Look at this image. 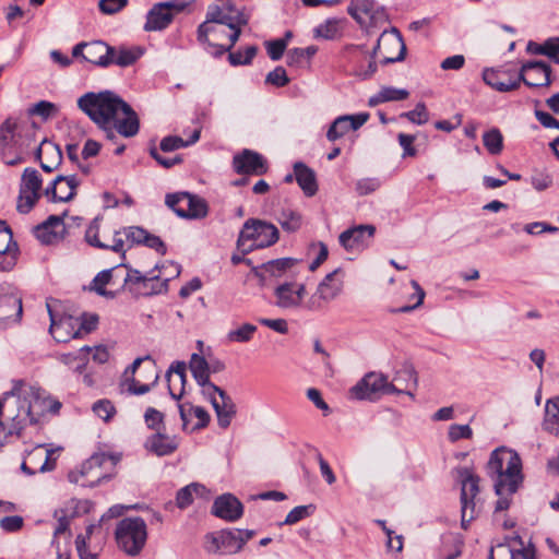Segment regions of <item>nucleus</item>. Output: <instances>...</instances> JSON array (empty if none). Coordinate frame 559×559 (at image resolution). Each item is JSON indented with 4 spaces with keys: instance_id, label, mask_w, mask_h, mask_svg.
<instances>
[{
    "instance_id": "obj_1",
    "label": "nucleus",
    "mask_w": 559,
    "mask_h": 559,
    "mask_svg": "<svg viewBox=\"0 0 559 559\" xmlns=\"http://www.w3.org/2000/svg\"><path fill=\"white\" fill-rule=\"evenodd\" d=\"M60 408L61 403L40 388L15 382L11 391L0 396V443L13 435L20 436L26 426L38 424L46 413L57 414Z\"/></svg>"
},
{
    "instance_id": "obj_2",
    "label": "nucleus",
    "mask_w": 559,
    "mask_h": 559,
    "mask_svg": "<svg viewBox=\"0 0 559 559\" xmlns=\"http://www.w3.org/2000/svg\"><path fill=\"white\" fill-rule=\"evenodd\" d=\"M78 107L106 133L107 139H115V131L124 138L139 133L136 112L112 91L87 92L78 99Z\"/></svg>"
},
{
    "instance_id": "obj_3",
    "label": "nucleus",
    "mask_w": 559,
    "mask_h": 559,
    "mask_svg": "<svg viewBox=\"0 0 559 559\" xmlns=\"http://www.w3.org/2000/svg\"><path fill=\"white\" fill-rule=\"evenodd\" d=\"M487 474L493 480V488L499 499L495 512L506 511L511 506V498L523 481L522 461L519 454L506 448L491 452L487 463Z\"/></svg>"
},
{
    "instance_id": "obj_4",
    "label": "nucleus",
    "mask_w": 559,
    "mask_h": 559,
    "mask_svg": "<svg viewBox=\"0 0 559 559\" xmlns=\"http://www.w3.org/2000/svg\"><path fill=\"white\" fill-rule=\"evenodd\" d=\"M551 67L545 61H526L515 76L509 70L486 69L484 82L498 92H511L524 83L528 87H548L552 83Z\"/></svg>"
},
{
    "instance_id": "obj_5",
    "label": "nucleus",
    "mask_w": 559,
    "mask_h": 559,
    "mask_svg": "<svg viewBox=\"0 0 559 559\" xmlns=\"http://www.w3.org/2000/svg\"><path fill=\"white\" fill-rule=\"evenodd\" d=\"M35 123L17 124L7 119L0 127V155L8 166H15L25 160L34 146Z\"/></svg>"
},
{
    "instance_id": "obj_6",
    "label": "nucleus",
    "mask_w": 559,
    "mask_h": 559,
    "mask_svg": "<svg viewBox=\"0 0 559 559\" xmlns=\"http://www.w3.org/2000/svg\"><path fill=\"white\" fill-rule=\"evenodd\" d=\"M402 377L413 381L414 385H416L417 376L412 366H405L400 370L394 377L393 382H389L388 377L383 373L369 372L350 389V397L360 401H376L383 394L405 393V390L399 389L394 384V382H399Z\"/></svg>"
},
{
    "instance_id": "obj_7",
    "label": "nucleus",
    "mask_w": 559,
    "mask_h": 559,
    "mask_svg": "<svg viewBox=\"0 0 559 559\" xmlns=\"http://www.w3.org/2000/svg\"><path fill=\"white\" fill-rule=\"evenodd\" d=\"M280 231L271 223L249 218L245 222L237 239V247L247 254L254 249L267 248L277 242Z\"/></svg>"
},
{
    "instance_id": "obj_8",
    "label": "nucleus",
    "mask_w": 559,
    "mask_h": 559,
    "mask_svg": "<svg viewBox=\"0 0 559 559\" xmlns=\"http://www.w3.org/2000/svg\"><path fill=\"white\" fill-rule=\"evenodd\" d=\"M118 547L129 556H138L147 539L146 523L140 516L126 518L118 522L115 531Z\"/></svg>"
},
{
    "instance_id": "obj_9",
    "label": "nucleus",
    "mask_w": 559,
    "mask_h": 559,
    "mask_svg": "<svg viewBox=\"0 0 559 559\" xmlns=\"http://www.w3.org/2000/svg\"><path fill=\"white\" fill-rule=\"evenodd\" d=\"M461 526L467 530L471 522L477 518L480 511L479 477L467 469L461 472Z\"/></svg>"
},
{
    "instance_id": "obj_10",
    "label": "nucleus",
    "mask_w": 559,
    "mask_h": 559,
    "mask_svg": "<svg viewBox=\"0 0 559 559\" xmlns=\"http://www.w3.org/2000/svg\"><path fill=\"white\" fill-rule=\"evenodd\" d=\"M165 204L181 218L199 219L209 213L204 199L186 191L166 194Z\"/></svg>"
},
{
    "instance_id": "obj_11",
    "label": "nucleus",
    "mask_w": 559,
    "mask_h": 559,
    "mask_svg": "<svg viewBox=\"0 0 559 559\" xmlns=\"http://www.w3.org/2000/svg\"><path fill=\"white\" fill-rule=\"evenodd\" d=\"M204 538V549L211 555H235L243 548L239 528L207 533Z\"/></svg>"
},
{
    "instance_id": "obj_12",
    "label": "nucleus",
    "mask_w": 559,
    "mask_h": 559,
    "mask_svg": "<svg viewBox=\"0 0 559 559\" xmlns=\"http://www.w3.org/2000/svg\"><path fill=\"white\" fill-rule=\"evenodd\" d=\"M43 179L38 170L32 167L24 169L19 190L16 210L22 214H27L40 199Z\"/></svg>"
},
{
    "instance_id": "obj_13",
    "label": "nucleus",
    "mask_w": 559,
    "mask_h": 559,
    "mask_svg": "<svg viewBox=\"0 0 559 559\" xmlns=\"http://www.w3.org/2000/svg\"><path fill=\"white\" fill-rule=\"evenodd\" d=\"M158 281L159 275L155 274V270H151L146 275H143L140 271L128 267L123 286H126L133 296H151L166 289L167 281L158 283V285L155 286L154 282Z\"/></svg>"
},
{
    "instance_id": "obj_14",
    "label": "nucleus",
    "mask_w": 559,
    "mask_h": 559,
    "mask_svg": "<svg viewBox=\"0 0 559 559\" xmlns=\"http://www.w3.org/2000/svg\"><path fill=\"white\" fill-rule=\"evenodd\" d=\"M343 287V271L341 267H337L326 274L319 283L316 293L308 300L306 307L309 310H319L322 307L321 301L330 302L334 300L342 293Z\"/></svg>"
},
{
    "instance_id": "obj_15",
    "label": "nucleus",
    "mask_w": 559,
    "mask_h": 559,
    "mask_svg": "<svg viewBox=\"0 0 559 559\" xmlns=\"http://www.w3.org/2000/svg\"><path fill=\"white\" fill-rule=\"evenodd\" d=\"M185 8L186 3L178 2L177 0L154 4L146 14L144 31L154 32L165 29L173 22V11L181 12Z\"/></svg>"
},
{
    "instance_id": "obj_16",
    "label": "nucleus",
    "mask_w": 559,
    "mask_h": 559,
    "mask_svg": "<svg viewBox=\"0 0 559 559\" xmlns=\"http://www.w3.org/2000/svg\"><path fill=\"white\" fill-rule=\"evenodd\" d=\"M23 316L22 298L0 286V329L19 324Z\"/></svg>"
},
{
    "instance_id": "obj_17",
    "label": "nucleus",
    "mask_w": 559,
    "mask_h": 559,
    "mask_svg": "<svg viewBox=\"0 0 559 559\" xmlns=\"http://www.w3.org/2000/svg\"><path fill=\"white\" fill-rule=\"evenodd\" d=\"M379 44H383L382 51L384 56L380 61L381 64L386 66L405 59L406 45L401 32L396 27L382 32L379 37Z\"/></svg>"
},
{
    "instance_id": "obj_18",
    "label": "nucleus",
    "mask_w": 559,
    "mask_h": 559,
    "mask_svg": "<svg viewBox=\"0 0 559 559\" xmlns=\"http://www.w3.org/2000/svg\"><path fill=\"white\" fill-rule=\"evenodd\" d=\"M204 397L211 402L217 416L218 426L226 429L236 415V405L231 397L217 385L216 390H210Z\"/></svg>"
},
{
    "instance_id": "obj_19",
    "label": "nucleus",
    "mask_w": 559,
    "mask_h": 559,
    "mask_svg": "<svg viewBox=\"0 0 559 559\" xmlns=\"http://www.w3.org/2000/svg\"><path fill=\"white\" fill-rule=\"evenodd\" d=\"M81 181L76 175H58L44 193L51 202H69L76 195V188Z\"/></svg>"
},
{
    "instance_id": "obj_20",
    "label": "nucleus",
    "mask_w": 559,
    "mask_h": 559,
    "mask_svg": "<svg viewBox=\"0 0 559 559\" xmlns=\"http://www.w3.org/2000/svg\"><path fill=\"white\" fill-rule=\"evenodd\" d=\"M374 231L373 225H358L341 233L338 241L346 251H361L368 247Z\"/></svg>"
},
{
    "instance_id": "obj_21",
    "label": "nucleus",
    "mask_w": 559,
    "mask_h": 559,
    "mask_svg": "<svg viewBox=\"0 0 559 559\" xmlns=\"http://www.w3.org/2000/svg\"><path fill=\"white\" fill-rule=\"evenodd\" d=\"M275 305L281 309H297L306 296V286L294 282H284L274 289Z\"/></svg>"
},
{
    "instance_id": "obj_22",
    "label": "nucleus",
    "mask_w": 559,
    "mask_h": 559,
    "mask_svg": "<svg viewBox=\"0 0 559 559\" xmlns=\"http://www.w3.org/2000/svg\"><path fill=\"white\" fill-rule=\"evenodd\" d=\"M233 166L239 175H264L267 171V165L264 157L251 150H243L233 158Z\"/></svg>"
},
{
    "instance_id": "obj_23",
    "label": "nucleus",
    "mask_w": 559,
    "mask_h": 559,
    "mask_svg": "<svg viewBox=\"0 0 559 559\" xmlns=\"http://www.w3.org/2000/svg\"><path fill=\"white\" fill-rule=\"evenodd\" d=\"M204 22L227 25L230 32L240 29L242 25L247 24V19L243 14L236 12L234 7L228 3L226 9L218 5H210L206 12V20Z\"/></svg>"
},
{
    "instance_id": "obj_24",
    "label": "nucleus",
    "mask_w": 559,
    "mask_h": 559,
    "mask_svg": "<svg viewBox=\"0 0 559 559\" xmlns=\"http://www.w3.org/2000/svg\"><path fill=\"white\" fill-rule=\"evenodd\" d=\"M212 514L227 522H236L243 514V504L233 493H223L214 500Z\"/></svg>"
},
{
    "instance_id": "obj_25",
    "label": "nucleus",
    "mask_w": 559,
    "mask_h": 559,
    "mask_svg": "<svg viewBox=\"0 0 559 559\" xmlns=\"http://www.w3.org/2000/svg\"><path fill=\"white\" fill-rule=\"evenodd\" d=\"M347 12L358 23L364 22V16L368 17L371 24L381 23L388 19L384 8L374 0H357L348 7Z\"/></svg>"
},
{
    "instance_id": "obj_26",
    "label": "nucleus",
    "mask_w": 559,
    "mask_h": 559,
    "mask_svg": "<svg viewBox=\"0 0 559 559\" xmlns=\"http://www.w3.org/2000/svg\"><path fill=\"white\" fill-rule=\"evenodd\" d=\"M369 118L368 114H357V115H344L337 117L332 124L330 126L326 138L329 141L334 142L345 134H347L350 130L356 131L361 126H364Z\"/></svg>"
},
{
    "instance_id": "obj_27",
    "label": "nucleus",
    "mask_w": 559,
    "mask_h": 559,
    "mask_svg": "<svg viewBox=\"0 0 559 559\" xmlns=\"http://www.w3.org/2000/svg\"><path fill=\"white\" fill-rule=\"evenodd\" d=\"M111 461V456L106 453H96L86 460L81 467L80 472H70L68 478L71 483L79 484L81 478L93 473L94 479L90 485L98 484L105 476L99 471L102 465Z\"/></svg>"
},
{
    "instance_id": "obj_28",
    "label": "nucleus",
    "mask_w": 559,
    "mask_h": 559,
    "mask_svg": "<svg viewBox=\"0 0 559 559\" xmlns=\"http://www.w3.org/2000/svg\"><path fill=\"white\" fill-rule=\"evenodd\" d=\"M296 263V259L281 258L253 266L252 272L260 280L261 285H265L267 277H281L287 270L295 266Z\"/></svg>"
},
{
    "instance_id": "obj_29",
    "label": "nucleus",
    "mask_w": 559,
    "mask_h": 559,
    "mask_svg": "<svg viewBox=\"0 0 559 559\" xmlns=\"http://www.w3.org/2000/svg\"><path fill=\"white\" fill-rule=\"evenodd\" d=\"M66 227L62 216L50 215L45 222L35 227V236L46 245L57 242L63 238Z\"/></svg>"
},
{
    "instance_id": "obj_30",
    "label": "nucleus",
    "mask_w": 559,
    "mask_h": 559,
    "mask_svg": "<svg viewBox=\"0 0 559 559\" xmlns=\"http://www.w3.org/2000/svg\"><path fill=\"white\" fill-rule=\"evenodd\" d=\"M115 47L102 40L86 43L83 59L97 67L107 68L112 64Z\"/></svg>"
},
{
    "instance_id": "obj_31",
    "label": "nucleus",
    "mask_w": 559,
    "mask_h": 559,
    "mask_svg": "<svg viewBox=\"0 0 559 559\" xmlns=\"http://www.w3.org/2000/svg\"><path fill=\"white\" fill-rule=\"evenodd\" d=\"M189 368L195 382L202 388L205 395L210 390H216V384L210 381V362L199 354H192Z\"/></svg>"
},
{
    "instance_id": "obj_32",
    "label": "nucleus",
    "mask_w": 559,
    "mask_h": 559,
    "mask_svg": "<svg viewBox=\"0 0 559 559\" xmlns=\"http://www.w3.org/2000/svg\"><path fill=\"white\" fill-rule=\"evenodd\" d=\"M144 448L157 456H166L177 450L178 443L175 437H169L165 431H160L150 436L144 442Z\"/></svg>"
},
{
    "instance_id": "obj_33",
    "label": "nucleus",
    "mask_w": 559,
    "mask_h": 559,
    "mask_svg": "<svg viewBox=\"0 0 559 559\" xmlns=\"http://www.w3.org/2000/svg\"><path fill=\"white\" fill-rule=\"evenodd\" d=\"M43 150H45V160H40V167L46 173L56 170L62 163V152L60 147L53 143L43 140L35 148L37 159L41 158Z\"/></svg>"
},
{
    "instance_id": "obj_34",
    "label": "nucleus",
    "mask_w": 559,
    "mask_h": 559,
    "mask_svg": "<svg viewBox=\"0 0 559 559\" xmlns=\"http://www.w3.org/2000/svg\"><path fill=\"white\" fill-rule=\"evenodd\" d=\"M295 179L306 197H313L318 192L316 173L302 162H296L293 166Z\"/></svg>"
},
{
    "instance_id": "obj_35",
    "label": "nucleus",
    "mask_w": 559,
    "mask_h": 559,
    "mask_svg": "<svg viewBox=\"0 0 559 559\" xmlns=\"http://www.w3.org/2000/svg\"><path fill=\"white\" fill-rule=\"evenodd\" d=\"M226 28H228L227 25L203 22L198 27L197 38L201 44L216 45L224 38H228L230 31L227 32Z\"/></svg>"
},
{
    "instance_id": "obj_36",
    "label": "nucleus",
    "mask_w": 559,
    "mask_h": 559,
    "mask_svg": "<svg viewBox=\"0 0 559 559\" xmlns=\"http://www.w3.org/2000/svg\"><path fill=\"white\" fill-rule=\"evenodd\" d=\"M11 245L16 247L12 230L4 221H0V258L9 252ZM14 264V258L3 259L0 261V271L8 272L13 269Z\"/></svg>"
},
{
    "instance_id": "obj_37",
    "label": "nucleus",
    "mask_w": 559,
    "mask_h": 559,
    "mask_svg": "<svg viewBox=\"0 0 559 559\" xmlns=\"http://www.w3.org/2000/svg\"><path fill=\"white\" fill-rule=\"evenodd\" d=\"M47 309H48V312L50 316V321H51L49 332L57 342L61 343V342H67L70 338L80 337V335H81L80 330H75L73 332L68 331V329L71 328V319H64V320H60L59 322H57L53 318V314H52V311H51L49 305H47Z\"/></svg>"
},
{
    "instance_id": "obj_38",
    "label": "nucleus",
    "mask_w": 559,
    "mask_h": 559,
    "mask_svg": "<svg viewBox=\"0 0 559 559\" xmlns=\"http://www.w3.org/2000/svg\"><path fill=\"white\" fill-rule=\"evenodd\" d=\"M144 53V49L134 46H119L115 47V52L112 57V64H117L121 68L130 67L134 64Z\"/></svg>"
},
{
    "instance_id": "obj_39",
    "label": "nucleus",
    "mask_w": 559,
    "mask_h": 559,
    "mask_svg": "<svg viewBox=\"0 0 559 559\" xmlns=\"http://www.w3.org/2000/svg\"><path fill=\"white\" fill-rule=\"evenodd\" d=\"M543 428L550 433H559V396L547 400Z\"/></svg>"
},
{
    "instance_id": "obj_40",
    "label": "nucleus",
    "mask_w": 559,
    "mask_h": 559,
    "mask_svg": "<svg viewBox=\"0 0 559 559\" xmlns=\"http://www.w3.org/2000/svg\"><path fill=\"white\" fill-rule=\"evenodd\" d=\"M117 269L118 267H112L99 272L90 284V290L95 292L97 295L102 297L114 299L117 296V293L112 290H107L105 286L110 283L112 278V273Z\"/></svg>"
},
{
    "instance_id": "obj_41",
    "label": "nucleus",
    "mask_w": 559,
    "mask_h": 559,
    "mask_svg": "<svg viewBox=\"0 0 559 559\" xmlns=\"http://www.w3.org/2000/svg\"><path fill=\"white\" fill-rule=\"evenodd\" d=\"M205 493V486L198 483H191L177 491L176 504L179 509H186L193 502L194 496L203 497Z\"/></svg>"
},
{
    "instance_id": "obj_42",
    "label": "nucleus",
    "mask_w": 559,
    "mask_h": 559,
    "mask_svg": "<svg viewBox=\"0 0 559 559\" xmlns=\"http://www.w3.org/2000/svg\"><path fill=\"white\" fill-rule=\"evenodd\" d=\"M200 139V130H194L188 141L177 135L165 136L159 144V150L164 153L174 152L181 147H187L194 144Z\"/></svg>"
},
{
    "instance_id": "obj_43",
    "label": "nucleus",
    "mask_w": 559,
    "mask_h": 559,
    "mask_svg": "<svg viewBox=\"0 0 559 559\" xmlns=\"http://www.w3.org/2000/svg\"><path fill=\"white\" fill-rule=\"evenodd\" d=\"M483 144L491 155H499L503 150V135L498 128H492L483 134Z\"/></svg>"
},
{
    "instance_id": "obj_44",
    "label": "nucleus",
    "mask_w": 559,
    "mask_h": 559,
    "mask_svg": "<svg viewBox=\"0 0 559 559\" xmlns=\"http://www.w3.org/2000/svg\"><path fill=\"white\" fill-rule=\"evenodd\" d=\"M257 332V326L251 323H243L239 328L235 330H230L226 338L231 343H248L252 340L254 333Z\"/></svg>"
},
{
    "instance_id": "obj_45",
    "label": "nucleus",
    "mask_w": 559,
    "mask_h": 559,
    "mask_svg": "<svg viewBox=\"0 0 559 559\" xmlns=\"http://www.w3.org/2000/svg\"><path fill=\"white\" fill-rule=\"evenodd\" d=\"M278 223L284 230L293 233L301 227L302 217L296 211L283 210L280 214Z\"/></svg>"
},
{
    "instance_id": "obj_46",
    "label": "nucleus",
    "mask_w": 559,
    "mask_h": 559,
    "mask_svg": "<svg viewBox=\"0 0 559 559\" xmlns=\"http://www.w3.org/2000/svg\"><path fill=\"white\" fill-rule=\"evenodd\" d=\"M257 53L258 47L254 45L248 46L243 53L240 50L234 52L230 50L228 53V61L233 67L248 66L252 62Z\"/></svg>"
},
{
    "instance_id": "obj_47",
    "label": "nucleus",
    "mask_w": 559,
    "mask_h": 559,
    "mask_svg": "<svg viewBox=\"0 0 559 559\" xmlns=\"http://www.w3.org/2000/svg\"><path fill=\"white\" fill-rule=\"evenodd\" d=\"M176 373L178 377H179V380L181 382V390L178 394L174 393V391L171 390L170 385H168V390H169V394L170 396L176 400V401H179L182 395H183V390H185V383H186V364L183 361H175L168 369V371L166 372V379L167 381H170V376L171 373Z\"/></svg>"
},
{
    "instance_id": "obj_48",
    "label": "nucleus",
    "mask_w": 559,
    "mask_h": 559,
    "mask_svg": "<svg viewBox=\"0 0 559 559\" xmlns=\"http://www.w3.org/2000/svg\"><path fill=\"white\" fill-rule=\"evenodd\" d=\"M56 450H52V449H46L45 445H38L36 447L32 452H31V460H34L35 457L36 459H41V457H45V461L44 463L39 466L38 471L44 473V472H49V471H52L56 466V463L53 460H51V455L55 453Z\"/></svg>"
},
{
    "instance_id": "obj_49",
    "label": "nucleus",
    "mask_w": 559,
    "mask_h": 559,
    "mask_svg": "<svg viewBox=\"0 0 559 559\" xmlns=\"http://www.w3.org/2000/svg\"><path fill=\"white\" fill-rule=\"evenodd\" d=\"M147 428L155 430V433L165 431L164 414L154 407H148L144 414Z\"/></svg>"
},
{
    "instance_id": "obj_50",
    "label": "nucleus",
    "mask_w": 559,
    "mask_h": 559,
    "mask_svg": "<svg viewBox=\"0 0 559 559\" xmlns=\"http://www.w3.org/2000/svg\"><path fill=\"white\" fill-rule=\"evenodd\" d=\"M314 510H316V507L313 504L295 507L293 510H290L288 512V514L286 515V519L284 520V522L282 524H284V525L296 524L297 522L310 516Z\"/></svg>"
},
{
    "instance_id": "obj_51",
    "label": "nucleus",
    "mask_w": 559,
    "mask_h": 559,
    "mask_svg": "<svg viewBox=\"0 0 559 559\" xmlns=\"http://www.w3.org/2000/svg\"><path fill=\"white\" fill-rule=\"evenodd\" d=\"M378 70L377 60L373 58H369L364 56V61H361L355 69V75L361 80H368L373 76V74Z\"/></svg>"
},
{
    "instance_id": "obj_52",
    "label": "nucleus",
    "mask_w": 559,
    "mask_h": 559,
    "mask_svg": "<svg viewBox=\"0 0 559 559\" xmlns=\"http://www.w3.org/2000/svg\"><path fill=\"white\" fill-rule=\"evenodd\" d=\"M58 111L57 106L53 103H50L48 100H40L36 103L33 107L28 109V114L32 116H39L44 120H47L48 118L56 115Z\"/></svg>"
},
{
    "instance_id": "obj_53",
    "label": "nucleus",
    "mask_w": 559,
    "mask_h": 559,
    "mask_svg": "<svg viewBox=\"0 0 559 559\" xmlns=\"http://www.w3.org/2000/svg\"><path fill=\"white\" fill-rule=\"evenodd\" d=\"M401 117L408 119L413 123L421 126L428 121L429 114L426 105L424 103H418L413 110L403 112Z\"/></svg>"
},
{
    "instance_id": "obj_54",
    "label": "nucleus",
    "mask_w": 559,
    "mask_h": 559,
    "mask_svg": "<svg viewBox=\"0 0 559 559\" xmlns=\"http://www.w3.org/2000/svg\"><path fill=\"white\" fill-rule=\"evenodd\" d=\"M286 47L287 40L285 38L265 41L267 55L273 61H277L283 57Z\"/></svg>"
},
{
    "instance_id": "obj_55",
    "label": "nucleus",
    "mask_w": 559,
    "mask_h": 559,
    "mask_svg": "<svg viewBox=\"0 0 559 559\" xmlns=\"http://www.w3.org/2000/svg\"><path fill=\"white\" fill-rule=\"evenodd\" d=\"M473 430L469 425L452 424L448 430V438L451 442H456L461 439H472Z\"/></svg>"
},
{
    "instance_id": "obj_56",
    "label": "nucleus",
    "mask_w": 559,
    "mask_h": 559,
    "mask_svg": "<svg viewBox=\"0 0 559 559\" xmlns=\"http://www.w3.org/2000/svg\"><path fill=\"white\" fill-rule=\"evenodd\" d=\"M265 83L276 87H283L289 83V78L287 76L286 70L278 66L266 74Z\"/></svg>"
},
{
    "instance_id": "obj_57",
    "label": "nucleus",
    "mask_w": 559,
    "mask_h": 559,
    "mask_svg": "<svg viewBox=\"0 0 559 559\" xmlns=\"http://www.w3.org/2000/svg\"><path fill=\"white\" fill-rule=\"evenodd\" d=\"M338 34V22L328 20L316 28V36L324 39H334Z\"/></svg>"
},
{
    "instance_id": "obj_58",
    "label": "nucleus",
    "mask_w": 559,
    "mask_h": 559,
    "mask_svg": "<svg viewBox=\"0 0 559 559\" xmlns=\"http://www.w3.org/2000/svg\"><path fill=\"white\" fill-rule=\"evenodd\" d=\"M99 223L98 218H94L85 231L86 242L98 249H106L107 245L98 239Z\"/></svg>"
},
{
    "instance_id": "obj_59",
    "label": "nucleus",
    "mask_w": 559,
    "mask_h": 559,
    "mask_svg": "<svg viewBox=\"0 0 559 559\" xmlns=\"http://www.w3.org/2000/svg\"><path fill=\"white\" fill-rule=\"evenodd\" d=\"M93 412L103 420L108 421L115 414L116 409L110 401L99 400L94 403Z\"/></svg>"
},
{
    "instance_id": "obj_60",
    "label": "nucleus",
    "mask_w": 559,
    "mask_h": 559,
    "mask_svg": "<svg viewBox=\"0 0 559 559\" xmlns=\"http://www.w3.org/2000/svg\"><path fill=\"white\" fill-rule=\"evenodd\" d=\"M240 34H241V29H236L234 32H230L229 35H228V39H229V45L228 46H224L222 45L221 43L216 44V45H207L209 47H213L215 48L214 51H212V56L215 57V58H219L222 57L225 52H228L231 50V48L235 46V44L238 41L239 37H240Z\"/></svg>"
},
{
    "instance_id": "obj_61",
    "label": "nucleus",
    "mask_w": 559,
    "mask_h": 559,
    "mask_svg": "<svg viewBox=\"0 0 559 559\" xmlns=\"http://www.w3.org/2000/svg\"><path fill=\"white\" fill-rule=\"evenodd\" d=\"M383 102L403 100L409 95L407 90L396 88L393 86H384L380 90Z\"/></svg>"
},
{
    "instance_id": "obj_62",
    "label": "nucleus",
    "mask_w": 559,
    "mask_h": 559,
    "mask_svg": "<svg viewBox=\"0 0 559 559\" xmlns=\"http://www.w3.org/2000/svg\"><path fill=\"white\" fill-rule=\"evenodd\" d=\"M128 5V0H99L98 8L104 14H115Z\"/></svg>"
},
{
    "instance_id": "obj_63",
    "label": "nucleus",
    "mask_w": 559,
    "mask_h": 559,
    "mask_svg": "<svg viewBox=\"0 0 559 559\" xmlns=\"http://www.w3.org/2000/svg\"><path fill=\"white\" fill-rule=\"evenodd\" d=\"M380 187V182L374 178H364L356 182V192L359 195H367L374 192Z\"/></svg>"
},
{
    "instance_id": "obj_64",
    "label": "nucleus",
    "mask_w": 559,
    "mask_h": 559,
    "mask_svg": "<svg viewBox=\"0 0 559 559\" xmlns=\"http://www.w3.org/2000/svg\"><path fill=\"white\" fill-rule=\"evenodd\" d=\"M447 543L444 542L443 548L441 549L440 559H456L462 555L463 549V540L459 537H452L451 543L453 545V549L447 551Z\"/></svg>"
}]
</instances>
